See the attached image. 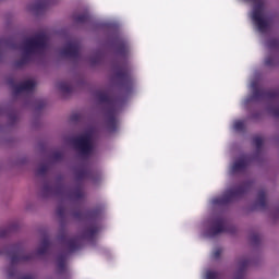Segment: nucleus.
Instances as JSON below:
<instances>
[{"mask_svg":"<svg viewBox=\"0 0 279 279\" xmlns=\"http://www.w3.org/2000/svg\"><path fill=\"white\" fill-rule=\"evenodd\" d=\"M77 21H78V23H84V17L78 16V17H77Z\"/></svg>","mask_w":279,"mask_h":279,"instance_id":"21","label":"nucleus"},{"mask_svg":"<svg viewBox=\"0 0 279 279\" xmlns=\"http://www.w3.org/2000/svg\"><path fill=\"white\" fill-rule=\"evenodd\" d=\"M47 48V35L40 34L35 37L28 38L25 40L21 50L23 53L22 63H16V66H23L27 60H29V56L32 53H40V51H45Z\"/></svg>","mask_w":279,"mask_h":279,"instance_id":"1","label":"nucleus"},{"mask_svg":"<svg viewBox=\"0 0 279 279\" xmlns=\"http://www.w3.org/2000/svg\"><path fill=\"white\" fill-rule=\"evenodd\" d=\"M252 87H253V88H256V85H255L254 83H252Z\"/></svg>","mask_w":279,"mask_h":279,"instance_id":"24","label":"nucleus"},{"mask_svg":"<svg viewBox=\"0 0 279 279\" xmlns=\"http://www.w3.org/2000/svg\"><path fill=\"white\" fill-rule=\"evenodd\" d=\"M270 112L275 114V117H279V109H271Z\"/></svg>","mask_w":279,"mask_h":279,"instance_id":"20","label":"nucleus"},{"mask_svg":"<svg viewBox=\"0 0 279 279\" xmlns=\"http://www.w3.org/2000/svg\"><path fill=\"white\" fill-rule=\"evenodd\" d=\"M266 64H271L269 61H266Z\"/></svg>","mask_w":279,"mask_h":279,"instance_id":"26","label":"nucleus"},{"mask_svg":"<svg viewBox=\"0 0 279 279\" xmlns=\"http://www.w3.org/2000/svg\"><path fill=\"white\" fill-rule=\"evenodd\" d=\"M217 278H219V275L217 272L207 271L206 279H217Z\"/></svg>","mask_w":279,"mask_h":279,"instance_id":"16","label":"nucleus"},{"mask_svg":"<svg viewBox=\"0 0 279 279\" xmlns=\"http://www.w3.org/2000/svg\"><path fill=\"white\" fill-rule=\"evenodd\" d=\"M219 256H221V250L220 248L215 251L214 258H219Z\"/></svg>","mask_w":279,"mask_h":279,"instance_id":"18","label":"nucleus"},{"mask_svg":"<svg viewBox=\"0 0 279 279\" xmlns=\"http://www.w3.org/2000/svg\"><path fill=\"white\" fill-rule=\"evenodd\" d=\"M23 260H27V257H16V256H13V257L11 258L12 265H15V263H21V262H23Z\"/></svg>","mask_w":279,"mask_h":279,"instance_id":"15","label":"nucleus"},{"mask_svg":"<svg viewBox=\"0 0 279 279\" xmlns=\"http://www.w3.org/2000/svg\"><path fill=\"white\" fill-rule=\"evenodd\" d=\"M247 167V160L245 158L240 159L238 161L234 162L233 167H232V171L236 172V171H243V169Z\"/></svg>","mask_w":279,"mask_h":279,"instance_id":"8","label":"nucleus"},{"mask_svg":"<svg viewBox=\"0 0 279 279\" xmlns=\"http://www.w3.org/2000/svg\"><path fill=\"white\" fill-rule=\"evenodd\" d=\"M241 278H243V272H241V274H240V277L236 278V279H241Z\"/></svg>","mask_w":279,"mask_h":279,"instance_id":"23","label":"nucleus"},{"mask_svg":"<svg viewBox=\"0 0 279 279\" xmlns=\"http://www.w3.org/2000/svg\"><path fill=\"white\" fill-rule=\"evenodd\" d=\"M253 143H254V145H255L257 148L260 147V146L263 145V137H260V136L254 137Z\"/></svg>","mask_w":279,"mask_h":279,"instance_id":"14","label":"nucleus"},{"mask_svg":"<svg viewBox=\"0 0 279 279\" xmlns=\"http://www.w3.org/2000/svg\"><path fill=\"white\" fill-rule=\"evenodd\" d=\"M265 202H266V196H265V191H259L257 194V201L256 204L257 206H265Z\"/></svg>","mask_w":279,"mask_h":279,"instance_id":"10","label":"nucleus"},{"mask_svg":"<svg viewBox=\"0 0 279 279\" xmlns=\"http://www.w3.org/2000/svg\"><path fill=\"white\" fill-rule=\"evenodd\" d=\"M34 88H36V81L33 78L26 80L15 87V95H19V93H29Z\"/></svg>","mask_w":279,"mask_h":279,"instance_id":"5","label":"nucleus"},{"mask_svg":"<svg viewBox=\"0 0 279 279\" xmlns=\"http://www.w3.org/2000/svg\"><path fill=\"white\" fill-rule=\"evenodd\" d=\"M245 265H247V262L240 263V267H245Z\"/></svg>","mask_w":279,"mask_h":279,"instance_id":"22","label":"nucleus"},{"mask_svg":"<svg viewBox=\"0 0 279 279\" xmlns=\"http://www.w3.org/2000/svg\"><path fill=\"white\" fill-rule=\"evenodd\" d=\"M43 171H45V170H39L38 173H43Z\"/></svg>","mask_w":279,"mask_h":279,"instance_id":"25","label":"nucleus"},{"mask_svg":"<svg viewBox=\"0 0 279 279\" xmlns=\"http://www.w3.org/2000/svg\"><path fill=\"white\" fill-rule=\"evenodd\" d=\"M74 147L80 151L81 156H90L93 149H95L93 144V132L88 131L74 140Z\"/></svg>","mask_w":279,"mask_h":279,"instance_id":"2","label":"nucleus"},{"mask_svg":"<svg viewBox=\"0 0 279 279\" xmlns=\"http://www.w3.org/2000/svg\"><path fill=\"white\" fill-rule=\"evenodd\" d=\"M9 276L12 277V272L9 271Z\"/></svg>","mask_w":279,"mask_h":279,"instance_id":"27","label":"nucleus"},{"mask_svg":"<svg viewBox=\"0 0 279 279\" xmlns=\"http://www.w3.org/2000/svg\"><path fill=\"white\" fill-rule=\"evenodd\" d=\"M247 189H250V184H245L238 190H230L226 193L223 198L214 199V204H228V202H232V199L241 197L243 193H246Z\"/></svg>","mask_w":279,"mask_h":279,"instance_id":"4","label":"nucleus"},{"mask_svg":"<svg viewBox=\"0 0 279 279\" xmlns=\"http://www.w3.org/2000/svg\"><path fill=\"white\" fill-rule=\"evenodd\" d=\"M268 47H269V49H274V47H278V40L272 39V40L268 41Z\"/></svg>","mask_w":279,"mask_h":279,"instance_id":"17","label":"nucleus"},{"mask_svg":"<svg viewBox=\"0 0 279 279\" xmlns=\"http://www.w3.org/2000/svg\"><path fill=\"white\" fill-rule=\"evenodd\" d=\"M58 88L61 90V93L71 92V85L69 83H59Z\"/></svg>","mask_w":279,"mask_h":279,"instance_id":"11","label":"nucleus"},{"mask_svg":"<svg viewBox=\"0 0 279 279\" xmlns=\"http://www.w3.org/2000/svg\"><path fill=\"white\" fill-rule=\"evenodd\" d=\"M58 267H59L60 270L64 269V262L63 260H59Z\"/></svg>","mask_w":279,"mask_h":279,"instance_id":"19","label":"nucleus"},{"mask_svg":"<svg viewBox=\"0 0 279 279\" xmlns=\"http://www.w3.org/2000/svg\"><path fill=\"white\" fill-rule=\"evenodd\" d=\"M252 19L259 32L265 33L269 29V20L265 16V5L263 3L254 7Z\"/></svg>","mask_w":279,"mask_h":279,"instance_id":"3","label":"nucleus"},{"mask_svg":"<svg viewBox=\"0 0 279 279\" xmlns=\"http://www.w3.org/2000/svg\"><path fill=\"white\" fill-rule=\"evenodd\" d=\"M77 51H80V48L76 44H68L65 49L62 51V56L73 58V56H77Z\"/></svg>","mask_w":279,"mask_h":279,"instance_id":"7","label":"nucleus"},{"mask_svg":"<svg viewBox=\"0 0 279 279\" xmlns=\"http://www.w3.org/2000/svg\"><path fill=\"white\" fill-rule=\"evenodd\" d=\"M69 252H74L75 245H77V242L74 240H70L66 243Z\"/></svg>","mask_w":279,"mask_h":279,"instance_id":"12","label":"nucleus"},{"mask_svg":"<svg viewBox=\"0 0 279 279\" xmlns=\"http://www.w3.org/2000/svg\"><path fill=\"white\" fill-rule=\"evenodd\" d=\"M47 250H49V241L45 240L44 242H41L37 248V254L41 255L45 254V252H47Z\"/></svg>","mask_w":279,"mask_h":279,"instance_id":"9","label":"nucleus"},{"mask_svg":"<svg viewBox=\"0 0 279 279\" xmlns=\"http://www.w3.org/2000/svg\"><path fill=\"white\" fill-rule=\"evenodd\" d=\"M243 128H245V124L242 121H238L234 123V130H236V132H241Z\"/></svg>","mask_w":279,"mask_h":279,"instance_id":"13","label":"nucleus"},{"mask_svg":"<svg viewBox=\"0 0 279 279\" xmlns=\"http://www.w3.org/2000/svg\"><path fill=\"white\" fill-rule=\"evenodd\" d=\"M221 232H226V226L223 223V220L216 219L209 231V236H217V234H221Z\"/></svg>","mask_w":279,"mask_h":279,"instance_id":"6","label":"nucleus"}]
</instances>
